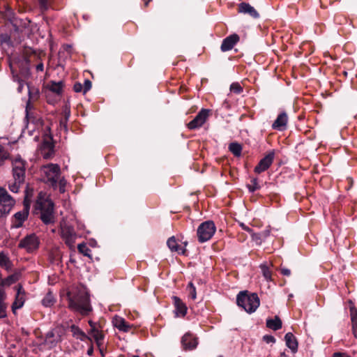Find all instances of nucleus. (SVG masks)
Wrapping results in <instances>:
<instances>
[{
  "label": "nucleus",
  "mask_w": 357,
  "mask_h": 357,
  "mask_svg": "<svg viewBox=\"0 0 357 357\" xmlns=\"http://www.w3.org/2000/svg\"><path fill=\"white\" fill-rule=\"evenodd\" d=\"M68 307L85 316L92 310L89 295L84 291L68 292Z\"/></svg>",
  "instance_id": "obj_1"
},
{
  "label": "nucleus",
  "mask_w": 357,
  "mask_h": 357,
  "mask_svg": "<svg viewBox=\"0 0 357 357\" xmlns=\"http://www.w3.org/2000/svg\"><path fill=\"white\" fill-rule=\"evenodd\" d=\"M35 209L40 211V219L45 225L54 222V204L50 199L45 198L41 193L36 200Z\"/></svg>",
  "instance_id": "obj_2"
},
{
  "label": "nucleus",
  "mask_w": 357,
  "mask_h": 357,
  "mask_svg": "<svg viewBox=\"0 0 357 357\" xmlns=\"http://www.w3.org/2000/svg\"><path fill=\"white\" fill-rule=\"evenodd\" d=\"M237 305L243 308L248 313L257 310L260 304L258 295L256 293H248V291H241L236 297Z\"/></svg>",
  "instance_id": "obj_3"
},
{
  "label": "nucleus",
  "mask_w": 357,
  "mask_h": 357,
  "mask_svg": "<svg viewBox=\"0 0 357 357\" xmlns=\"http://www.w3.org/2000/svg\"><path fill=\"white\" fill-rule=\"evenodd\" d=\"M43 179L54 189L57 187L58 179L61 176V167L57 164L48 163L40 168Z\"/></svg>",
  "instance_id": "obj_4"
},
{
  "label": "nucleus",
  "mask_w": 357,
  "mask_h": 357,
  "mask_svg": "<svg viewBox=\"0 0 357 357\" xmlns=\"http://www.w3.org/2000/svg\"><path fill=\"white\" fill-rule=\"evenodd\" d=\"M216 227L213 221H206L202 222L197 229L198 241L200 243H204L210 240L214 235Z\"/></svg>",
  "instance_id": "obj_5"
},
{
  "label": "nucleus",
  "mask_w": 357,
  "mask_h": 357,
  "mask_svg": "<svg viewBox=\"0 0 357 357\" xmlns=\"http://www.w3.org/2000/svg\"><path fill=\"white\" fill-rule=\"evenodd\" d=\"M15 199L6 190L0 188V218L8 215L15 205Z\"/></svg>",
  "instance_id": "obj_6"
},
{
  "label": "nucleus",
  "mask_w": 357,
  "mask_h": 357,
  "mask_svg": "<svg viewBox=\"0 0 357 357\" xmlns=\"http://www.w3.org/2000/svg\"><path fill=\"white\" fill-rule=\"evenodd\" d=\"M59 233L61 238L69 248H73L77 238L74 228L66 222L61 223Z\"/></svg>",
  "instance_id": "obj_7"
},
{
  "label": "nucleus",
  "mask_w": 357,
  "mask_h": 357,
  "mask_svg": "<svg viewBox=\"0 0 357 357\" xmlns=\"http://www.w3.org/2000/svg\"><path fill=\"white\" fill-rule=\"evenodd\" d=\"M39 239L34 234L27 235L19 243L18 247L25 249L28 252H32L39 246Z\"/></svg>",
  "instance_id": "obj_8"
},
{
  "label": "nucleus",
  "mask_w": 357,
  "mask_h": 357,
  "mask_svg": "<svg viewBox=\"0 0 357 357\" xmlns=\"http://www.w3.org/2000/svg\"><path fill=\"white\" fill-rule=\"evenodd\" d=\"M211 110L207 109H202L197 116L187 124L189 130H195L202 127L207 121Z\"/></svg>",
  "instance_id": "obj_9"
},
{
  "label": "nucleus",
  "mask_w": 357,
  "mask_h": 357,
  "mask_svg": "<svg viewBox=\"0 0 357 357\" xmlns=\"http://www.w3.org/2000/svg\"><path fill=\"white\" fill-rule=\"evenodd\" d=\"M25 161L21 158L17 157L13 161V178L18 182H24L25 178Z\"/></svg>",
  "instance_id": "obj_10"
},
{
  "label": "nucleus",
  "mask_w": 357,
  "mask_h": 357,
  "mask_svg": "<svg viewBox=\"0 0 357 357\" xmlns=\"http://www.w3.org/2000/svg\"><path fill=\"white\" fill-rule=\"evenodd\" d=\"M60 342H61V330L54 328L47 333L43 344L47 347V349H51L55 347Z\"/></svg>",
  "instance_id": "obj_11"
},
{
  "label": "nucleus",
  "mask_w": 357,
  "mask_h": 357,
  "mask_svg": "<svg viewBox=\"0 0 357 357\" xmlns=\"http://www.w3.org/2000/svg\"><path fill=\"white\" fill-rule=\"evenodd\" d=\"M275 157V153L273 151H270L263 158L260 160L257 165L255 167L254 172L256 174H261L266 171L272 165Z\"/></svg>",
  "instance_id": "obj_12"
},
{
  "label": "nucleus",
  "mask_w": 357,
  "mask_h": 357,
  "mask_svg": "<svg viewBox=\"0 0 357 357\" xmlns=\"http://www.w3.org/2000/svg\"><path fill=\"white\" fill-rule=\"evenodd\" d=\"M17 293L15 300L11 305V310L13 314H16L17 310L22 308L25 302V291L22 285L18 284L15 287Z\"/></svg>",
  "instance_id": "obj_13"
},
{
  "label": "nucleus",
  "mask_w": 357,
  "mask_h": 357,
  "mask_svg": "<svg viewBox=\"0 0 357 357\" xmlns=\"http://www.w3.org/2000/svg\"><path fill=\"white\" fill-rule=\"evenodd\" d=\"M40 153L43 158L51 159L54 155V145L52 137L45 139L40 146Z\"/></svg>",
  "instance_id": "obj_14"
},
{
  "label": "nucleus",
  "mask_w": 357,
  "mask_h": 357,
  "mask_svg": "<svg viewBox=\"0 0 357 357\" xmlns=\"http://www.w3.org/2000/svg\"><path fill=\"white\" fill-rule=\"evenodd\" d=\"M29 215V208H25L17 213H16L13 218V227L19 228L22 226L24 222L27 219Z\"/></svg>",
  "instance_id": "obj_15"
},
{
  "label": "nucleus",
  "mask_w": 357,
  "mask_h": 357,
  "mask_svg": "<svg viewBox=\"0 0 357 357\" xmlns=\"http://www.w3.org/2000/svg\"><path fill=\"white\" fill-rule=\"evenodd\" d=\"M238 41L239 36L236 33L227 36L222 40L220 47L221 51L227 52L231 50Z\"/></svg>",
  "instance_id": "obj_16"
},
{
  "label": "nucleus",
  "mask_w": 357,
  "mask_h": 357,
  "mask_svg": "<svg viewBox=\"0 0 357 357\" xmlns=\"http://www.w3.org/2000/svg\"><path fill=\"white\" fill-rule=\"evenodd\" d=\"M288 122V116L285 112L280 113L272 125V128L280 131L284 130Z\"/></svg>",
  "instance_id": "obj_17"
},
{
  "label": "nucleus",
  "mask_w": 357,
  "mask_h": 357,
  "mask_svg": "<svg viewBox=\"0 0 357 357\" xmlns=\"http://www.w3.org/2000/svg\"><path fill=\"white\" fill-rule=\"evenodd\" d=\"M181 344L185 350H192L197 347L198 342L192 335L186 333L181 339Z\"/></svg>",
  "instance_id": "obj_18"
},
{
  "label": "nucleus",
  "mask_w": 357,
  "mask_h": 357,
  "mask_svg": "<svg viewBox=\"0 0 357 357\" xmlns=\"http://www.w3.org/2000/svg\"><path fill=\"white\" fill-rule=\"evenodd\" d=\"M167 245L172 252H176L178 254L184 255L185 252V246L187 245V242H185L184 246L182 247L178 244L175 237L172 236L168 238Z\"/></svg>",
  "instance_id": "obj_19"
},
{
  "label": "nucleus",
  "mask_w": 357,
  "mask_h": 357,
  "mask_svg": "<svg viewBox=\"0 0 357 357\" xmlns=\"http://www.w3.org/2000/svg\"><path fill=\"white\" fill-rule=\"evenodd\" d=\"M238 12L248 14L253 18H257L259 16L255 8L248 3H241L238 5Z\"/></svg>",
  "instance_id": "obj_20"
},
{
  "label": "nucleus",
  "mask_w": 357,
  "mask_h": 357,
  "mask_svg": "<svg viewBox=\"0 0 357 357\" xmlns=\"http://www.w3.org/2000/svg\"><path fill=\"white\" fill-rule=\"evenodd\" d=\"M173 301L176 308V316H185L188 310L185 304L177 296H173Z\"/></svg>",
  "instance_id": "obj_21"
},
{
  "label": "nucleus",
  "mask_w": 357,
  "mask_h": 357,
  "mask_svg": "<svg viewBox=\"0 0 357 357\" xmlns=\"http://www.w3.org/2000/svg\"><path fill=\"white\" fill-rule=\"evenodd\" d=\"M0 267L7 272L12 271L13 268V263L3 252H0Z\"/></svg>",
  "instance_id": "obj_22"
},
{
  "label": "nucleus",
  "mask_w": 357,
  "mask_h": 357,
  "mask_svg": "<svg viewBox=\"0 0 357 357\" xmlns=\"http://www.w3.org/2000/svg\"><path fill=\"white\" fill-rule=\"evenodd\" d=\"M70 331L73 333V337L76 339L80 340L81 341H86V340L91 341V337L86 335L77 326L73 324L70 327Z\"/></svg>",
  "instance_id": "obj_23"
},
{
  "label": "nucleus",
  "mask_w": 357,
  "mask_h": 357,
  "mask_svg": "<svg viewBox=\"0 0 357 357\" xmlns=\"http://www.w3.org/2000/svg\"><path fill=\"white\" fill-rule=\"evenodd\" d=\"M350 316L352 326V333L354 336L357 338V309L353 305V303L350 301Z\"/></svg>",
  "instance_id": "obj_24"
},
{
  "label": "nucleus",
  "mask_w": 357,
  "mask_h": 357,
  "mask_svg": "<svg viewBox=\"0 0 357 357\" xmlns=\"http://www.w3.org/2000/svg\"><path fill=\"white\" fill-rule=\"evenodd\" d=\"M286 345L291 350L293 353H296L298 350V342L296 338L291 333H287L284 336Z\"/></svg>",
  "instance_id": "obj_25"
},
{
  "label": "nucleus",
  "mask_w": 357,
  "mask_h": 357,
  "mask_svg": "<svg viewBox=\"0 0 357 357\" xmlns=\"http://www.w3.org/2000/svg\"><path fill=\"white\" fill-rule=\"evenodd\" d=\"M113 324L116 328L123 332H128L130 328V326L126 321V320L118 316H116L114 318Z\"/></svg>",
  "instance_id": "obj_26"
},
{
  "label": "nucleus",
  "mask_w": 357,
  "mask_h": 357,
  "mask_svg": "<svg viewBox=\"0 0 357 357\" xmlns=\"http://www.w3.org/2000/svg\"><path fill=\"white\" fill-rule=\"evenodd\" d=\"M89 333L94 339L97 346L100 348L103 344L104 335L102 332L98 328H91Z\"/></svg>",
  "instance_id": "obj_27"
},
{
  "label": "nucleus",
  "mask_w": 357,
  "mask_h": 357,
  "mask_svg": "<svg viewBox=\"0 0 357 357\" xmlns=\"http://www.w3.org/2000/svg\"><path fill=\"white\" fill-rule=\"evenodd\" d=\"M266 326L272 330L277 331L282 328V321L278 317L266 321Z\"/></svg>",
  "instance_id": "obj_28"
},
{
  "label": "nucleus",
  "mask_w": 357,
  "mask_h": 357,
  "mask_svg": "<svg viewBox=\"0 0 357 357\" xmlns=\"http://www.w3.org/2000/svg\"><path fill=\"white\" fill-rule=\"evenodd\" d=\"M229 151L236 157H239L241 155L242 146L237 142H232L229 145Z\"/></svg>",
  "instance_id": "obj_29"
},
{
  "label": "nucleus",
  "mask_w": 357,
  "mask_h": 357,
  "mask_svg": "<svg viewBox=\"0 0 357 357\" xmlns=\"http://www.w3.org/2000/svg\"><path fill=\"white\" fill-rule=\"evenodd\" d=\"M260 268L262 272V275L267 281L272 280V272L270 266L266 264H262L260 265Z\"/></svg>",
  "instance_id": "obj_30"
},
{
  "label": "nucleus",
  "mask_w": 357,
  "mask_h": 357,
  "mask_svg": "<svg viewBox=\"0 0 357 357\" xmlns=\"http://www.w3.org/2000/svg\"><path fill=\"white\" fill-rule=\"evenodd\" d=\"M63 84L62 82H52L50 84V90L56 94H60L62 92Z\"/></svg>",
  "instance_id": "obj_31"
},
{
  "label": "nucleus",
  "mask_w": 357,
  "mask_h": 357,
  "mask_svg": "<svg viewBox=\"0 0 357 357\" xmlns=\"http://www.w3.org/2000/svg\"><path fill=\"white\" fill-rule=\"evenodd\" d=\"M55 299L51 292H48L42 300V303L45 307H51L54 305Z\"/></svg>",
  "instance_id": "obj_32"
},
{
  "label": "nucleus",
  "mask_w": 357,
  "mask_h": 357,
  "mask_svg": "<svg viewBox=\"0 0 357 357\" xmlns=\"http://www.w3.org/2000/svg\"><path fill=\"white\" fill-rule=\"evenodd\" d=\"M8 316V303L6 301L0 303V319H5Z\"/></svg>",
  "instance_id": "obj_33"
},
{
  "label": "nucleus",
  "mask_w": 357,
  "mask_h": 357,
  "mask_svg": "<svg viewBox=\"0 0 357 357\" xmlns=\"http://www.w3.org/2000/svg\"><path fill=\"white\" fill-rule=\"evenodd\" d=\"M24 182H18V180L14 179V182L13 183H9L8 188L13 192H17L19 188Z\"/></svg>",
  "instance_id": "obj_34"
},
{
  "label": "nucleus",
  "mask_w": 357,
  "mask_h": 357,
  "mask_svg": "<svg viewBox=\"0 0 357 357\" xmlns=\"http://www.w3.org/2000/svg\"><path fill=\"white\" fill-rule=\"evenodd\" d=\"M77 249L79 252L82 253L84 256L90 257L91 250L84 243L79 244Z\"/></svg>",
  "instance_id": "obj_35"
},
{
  "label": "nucleus",
  "mask_w": 357,
  "mask_h": 357,
  "mask_svg": "<svg viewBox=\"0 0 357 357\" xmlns=\"http://www.w3.org/2000/svg\"><path fill=\"white\" fill-rule=\"evenodd\" d=\"M250 192H253L260 188V185L258 184V180L257 178H254L251 180V184L247 185Z\"/></svg>",
  "instance_id": "obj_36"
},
{
  "label": "nucleus",
  "mask_w": 357,
  "mask_h": 357,
  "mask_svg": "<svg viewBox=\"0 0 357 357\" xmlns=\"http://www.w3.org/2000/svg\"><path fill=\"white\" fill-rule=\"evenodd\" d=\"M188 291L189 292V296L195 300L197 298L196 288L194 286L192 282H190L187 287Z\"/></svg>",
  "instance_id": "obj_37"
},
{
  "label": "nucleus",
  "mask_w": 357,
  "mask_h": 357,
  "mask_svg": "<svg viewBox=\"0 0 357 357\" xmlns=\"http://www.w3.org/2000/svg\"><path fill=\"white\" fill-rule=\"evenodd\" d=\"M66 183H67V181L65 179V178L60 176L59 178L58 179L57 185H59V192L61 193L65 192Z\"/></svg>",
  "instance_id": "obj_38"
},
{
  "label": "nucleus",
  "mask_w": 357,
  "mask_h": 357,
  "mask_svg": "<svg viewBox=\"0 0 357 357\" xmlns=\"http://www.w3.org/2000/svg\"><path fill=\"white\" fill-rule=\"evenodd\" d=\"M33 108V105L31 103V101L30 100H29L27 102H26V109H25V112H26V119L28 120V121H30L31 120V118L32 117L31 116V110Z\"/></svg>",
  "instance_id": "obj_39"
},
{
  "label": "nucleus",
  "mask_w": 357,
  "mask_h": 357,
  "mask_svg": "<svg viewBox=\"0 0 357 357\" xmlns=\"http://www.w3.org/2000/svg\"><path fill=\"white\" fill-rule=\"evenodd\" d=\"M230 90L237 94L243 91V89L238 83H232L230 86Z\"/></svg>",
  "instance_id": "obj_40"
},
{
  "label": "nucleus",
  "mask_w": 357,
  "mask_h": 357,
  "mask_svg": "<svg viewBox=\"0 0 357 357\" xmlns=\"http://www.w3.org/2000/svg\"><path fill=\"white\" fill-rule=\"evenodd\" d=\"M91 86H92V84L89 79L84 80V82L83 84L84 94H85L87 91H89L91 89Z\"/></svg>",
  "instance_id": "obj_41"
},
{
  "label": "nucleus",
  "mask_w": 357,
  "mask_h": 357,
  "mask_svg": "<svg viewBox=\"0 0 357 357\" xmlns=\"http://www.w3.org/2000/svg\"><path fill=\"white\" fill-rule=\"evenodd\" d=\"M10 41V37L8 34H0V46Z\"/></svg>",
  "instance_id": "obj_42"
},
{
  "label": "nucleus",
  "mask_w": 357,
  "mask_h": 357,
  "mask_svg": "<svg viewBox=\"0 0 357 357\" xmlns=\"http://www.w3.org/2000/svg\"><path fill=\"white\" fill-rule=\"evenodd\" d=\"M8 158V153L5 151L3 148L0 146V165L3 161Z\"/></svg>",
  "instance_id": "obj_43"
},
{
  "label": "nucleus",
  "mask_w": 357,
  "mask_h": 357,
  "mask_svg": "<svg viewBox=\"0 0 357 357\" xmlns=\"http://www.w3.org/2000/svg\"><path fill=\"white\" fill-rule=\"evenodd\" d=\"M73 89L75 92H82L84 93L83 84L79 82H76L74 84Z\"/></svg>",
  "instance_id": "obj_44"
},
{
  "label": "nucleus",
  "mask_w": 357,
  "mask_h": 357,
  "mask_svg": "<svg viewBox=\"0 0 357 357\" xmlns=\"http://www.w3.org/2000/svg\"><path fill=\"white\" fill-rule=\"evenodd\" d=\"M263 340L268 344L274 343L275 342V339L273 336L266 335L263 337Z\"/></svg>",
  "instance_id": "obj_45"
},
{
  "label": "nucleus",
  "mask_w": 357,
  "mask_h": 357,
  "mask_svg": "<svg viewBox=\"0 0 357 357\" xmlns=\"http://www.w3.org/2000/svg\"><path fill=\"white\" fill-rule=\"evenodd\" d=\"M6 301V294L3 289L0 287V303Z\"/></svg>",
  "instance_id": "obj_46"
},
{
  "label": "nucleus",
  "mask_w": 357,
  "mask_h": 357,
  "mask_svg": "<svg viewBox=\"0 0 357 357\" xmlns=\"http://www.w3.org/2000/svg\"><path fill=\"white\" fill-rule=\"evenodd\" d=\"M280 272L285 276H289L291 275V271L287 268H281Z\"/></svg>",
  "instance_id": "obj_47"
},
{
  "label": "nucleus",
  "mask_w": 357,
  "mask_h": 357,
  "mask_svg": "<svg viewBox=\"0 0 357 357\" xmlns=\"http://www.w3.org/2000/svg\"><path fill=\"white\" fill-rule=\"evenodd\" d=\"M253 239L255 241H256L257 242H258L259 241V243H260L261 242V241L264 239L262 236H261V234H254L253 236H252Z\"/></svg>",
  "instance_id": "obj_48"
},
{
  "label": "nucleus",
  "mask_w": 357,
  "mask_h": 357,
  "mask_svg": "<svg viewBox=\"0 0 357 357\" xmlns=\"http://www.w3.org/2000/svg\"><path fill=\"white\" fill-rule=\"evenodd\" d=\"M240 227L245 231H247L248 232H251L252 231V229L248 227V226H246L244 223L243 222H241L240 223Z\"/></svg>",
  "instance_id": "obj_49"
},
{
  "label": "nucleus",
  "mask_w": 357,
  "mask_h": 357,
  "mask_svg": "<svg viewBox=\"0 0 357 357\" xmlns=\"http://www.w3.org/2000/svg\"><path fill=\"white\" fill-rule=\"evenodd\" d=\"M333 357H349L346 354L340 353V352H336L333 354Z\"/></svg>",
  "instance_id": "obj_50"
},
{
  "label": "nucleus",
  "mask_w": 357,
  "mask_h": 357,
  "mask_svg": "<svg viewBox=\"0 0 357 357\" xmlns=\"http://www.w3.org/2000/svg\"><path fill=\"white\" fill-rule=\"evenodd\" d=\"M39 3L42 8H47V0H38Z\"/></svg>",
  "instance_id": "obj_51"
},
{
  "label": "nucleus",
  "mask_w": 357,
  "mask_h": 357,
  "mask_svg": "<svg viewBox=\"0 0 357 357\" xmlns=\"http://www.w3.org/2000/svg\"><path fill=\"white\" fill-rule=\"evenodd\" d=\"M269 233H270V231L268 230H266L260 234H261V236H262L263 238H265L269 235Z\"/></svg>",
  "instance_id": "obj_52"
},
{
  "label": "nucleus",
  "mask_w": 357,
  "mask_h": 357,
  "mask_svg": "<svg viewBox=\"0 0 357 357\" xmlns=\"http://www.w3.org/2000/svg\"><path fill=\"white\" fill-rule=\"evenodd\" d=\"M36 70L38 71H43V64L42 63L38 64L36 66Z\"/></svg>",
  "instance_id": "obj_53"
},
{
  "label": "nucleus",
  "mask_w": 357,
  "mask_h": 357,
  "mask_svg": "<svg viewBox=\"0 0 357 357\" xmlns=\"http://www.w3.org/2000/svg\"><path fill=\"white\" fill-rule=\"evenodd\" d=\"M89 324L91 328H97L96 324L93 322L92 321H89Z\"/></svg>",
  "instance_id": "obj_54"
},
{
  "label": "nucleus",
  "mask_w": 357,
  "mask_h": 357,
  "mask_svg": "<svg viewBox=\"0 0 357 357\" xmlns=\"http://www.w3.org/2000/svg\"><path fill=\"white\" fill-rule=\"evenodd\" d=\"M93 352V347H91L88 349L87 351V354L89 355V356H91Z\"/></svg>",
  "instance_id": "obj_55"
},
{
  "label": "nucleus",
  "mask_w": 357,
  "mask_h": 357,
  "mask_svg": "<svg viewBox=\"0 0 357 357\" xmlns=\"http://www.w3.org/2000/svg\"><path fill=\"white\" fill-rule=\"evenodd\" d=\"M144 1V4L146 6H148L149 3L151 1V0H143Z\"/></svg>",
  "instance_id": "obj_56"
},
{
  "label": "nucleus",
  "mask_w": 357,
  "mask_h": 357,
  "mask_svg": "<svg viewBox=\"0 0 357 357\" xmlns=\"http://www.w3.org/2000/svg\"><path fill=\"white\" fill-rule=\"evenodd\" d=\"M280 357H288V356L284 352H282L280 354Z\"/></svg>",
  "instance_id": "obj_57"
},
{
  "label": "nucleus",
  "mask_w": 357,
  "mask_h": 357,
  "mask_svg": "<svg viewBox=\"0 0 357 357\" xmlns=\"http://www.w3.org/2000/svg\"><path fill=\"white\" fill-rule=\"evenodd\" d=\"M22 88V84L21 83H20V86H19V88H18V91H21Z\"/></svg>",
  "instance_id": "obj_58"
},
{
  "label": "nucleus",
  "mask_w": 357,
  "mask_h": 357,
  "mask_svg": "<svg viewBox=\"0 0 357 357\" xmlns=\"http://www.w3.org/2000/svg\"><path fill=\"white\" fill-rule=\"evenodd\" d=\"M132 357H139V356H133Z\"/></svg>",
  "instance_id": "obj_59"
},
{
  "label": "nucleus",
  "mask_w": 357,
  "mask_h": 357,
  "mask_svg": "<svg viewBox=\"0 0 357 357\" xmlns=\"http://www.w3.org/2000/svg\"><path fill=\"white\" fill-rule=\"evenodd\" d=\"M218 357H222V356H218Z\"/></svg>",
  "instance_id": "obj_60"
}]
</instances>
